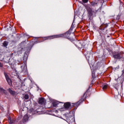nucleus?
Listing matches in <instances>:
<instances>
[{"mask_svg":"<svg viewBox=\"0 0 124 124\" xmlns=\"http://www.w3.org/2000/svg\"><path fill=\"white\" fill-rule=\"evenodd\" d=\"M73 28H74V25H73V23H72L69 30L66 32L62 34H59L58 35H50L44 37L45 40H48V39H54V38H59L60 37H63L64 38H66L69 40H72L71 38L69 37L71 34L72 31H73Z\"/></svg>","mask_w":124,"mask_h":124,"instance_id":"f257e3e1","label":"nucleus"},{"mask_svg":"<svg viewBox=\"0 0 124 124\" xmlns=\"http://www.w3.org/2000/svg\"><path fill=\"white\" fill-rule=\"evenodd\" d=\"M85 7L87 12V15L89 20H90V21H92V20H93L94 17H96L98 12V10L93 9L88 5H86Z\"/></svg>","mask_w":124,"mask_h":124,"instance_id":"f03ea898","label":"nucleus"},{"mask_svg":"<svg viewBox=\"0 0 124 124\" xmlns=\"http://www.w3.org/2000/svg\"><path fill=\"white\" fill-rule=\"evenodd\" d=\"M21 50L22 51H26V53L31 52V48H32V46L34 45V44L31 42H29L28 44L26 42H24L23 43H21Z\"/></svg>","mask_w":124,"mask_h":124,"instance_id":"7ed1b4c3","label":"nucleus"},{"mask_svg":"<svg viewBox=\"0 0 124 124\" xmlns=\"http://www.w3.org/2000/svg\"><path fill=\"white\" fill-rule=\"evenodd\" d=\"M91 86L89 87V89L86 91V92L83 94V96L81 97V99H80L78 102L76 103L73 104V106L75 107H78L79 105H80L82 102H83L85 99H86L88 97V91L90 90Z\"/></svg>","mask_w":124,"mask_h":124,"instance_id":"20e7f679","label":"nucleus"},{"mask_svg":"<svg viewBox=\"0 0 124 124\" xmlns=\"http://www.w3.org/2000/svg\"><path fill=\"white\" fill-rule=\"evenodd\" d=\"M113 58L116 60H121L123 59V53L121 52H116L113 55Z\"/></svg>","mask_w":124,"mask_h":124,"instance_id":"39448f33","label":"nucleus"},{"mask_svg":"<svg viewBox=\"0 0 124 124\" xmlns=\"http://www.w3.org/2000/svg\"><path fill=\"white\" fill-rule=\"evenodd\" d=\"M38 103L40 105H42L43 108H45V104H46V101L45 99L43 97H41L38 99Z\"/></svg>","mask_w":124,"mask_h":124,"instance_id":"423d86ee","label":"nucleus"},{"mask_svg":"<svg viewBox=\"0 0 124 124\" xmlns=\"http://www.w3.org/2000/svg\"><path fill=\"white\" fill-rule=\"evenodd\" d=\"M4 75L8 85H9V86H12V80H11V79L9 78V76H8L5 72H4Z\"/></svg>","mask_w":124,"mask_h":124,"instance_id":"0eeeda50","label":"nucleus"},{"mask_svg":"<svg viewBox=\"0 0 124 124\" xmlns=\"http://www.w3.org/2000/svg\"><path fill=\"white\" fill-rule=\"evenodd\" d=\"M107 27H100V29L99 30V32L100 34H107Z\"/></svg>","mask_w":124,"mask_h":124,"instance_id":"6e6552de","label":"nucleus"},{"mask_svg":"<svg viewBox=\"0 0 124 124\" xmlns=\"http://www.w3.org/2000/svg\"><path fill=\"white\" fill-rule=\"evenodd\" d=\"M75 45L77 47V48L81 49L84 47V46L83 44H82V43H81L80 41H77L75 42Z\"/></svg>","mask_w":124,"mask_h":124,"instance_id":"1a4fd4ad","label":"nucleus"},{"mask_svg":"<svg viewBox=\"0 0 124 124\" xmlns=\"http://www.w3.org/2000/svg\"><path fill=\"white\" fill-rule=\"evenodd\" d=\"M29 120V115L26 114L24 115L23 119L19 122V124H23L24 123H26V122H28Z\"/></svg>","mask_w":124,"mask_h":124,"instance_id":"9d476101","label":"nucleus"},{"mask_svg":"<svg viewBox=\"0 0 124 124\" xmlns=\"http://www.w3.org/2000/svg\"><path fill=\"white\" fill-rule=\"evenodd\" d=\"M65 109H69L71 106V103L69 102H66L63 105Z\"/></svg>","mask_w":124,"mask_h":124,"instance_id":"9b49d317","label":"nucleus"},{"mask_svg":"<svg viewBox=\"0 0 124 124\" xmlns=\"http://www.w3.org/2000/svg\"><path fill=\"white\" fill-rule=\"evenodd\" d=\"M7 91H8L9 93L11 94V95H15L16 93V92L13 91L12 89H11V88L8 89Z\"/></svg>","mask_w":124,"mask_h":124,"instance_id":"f8f14e48","label":"nucleus"},{"mask_svg":"<svg viewBox=\"0 0 124 124\" xmlns=\"http://www.w3.org/2000/svg\"><path fill=\"white\" fill-rule=\"evenodd\" d=\"M16 121L14 119H11V117H9L8 123L9 124H14Z\"/></svg>","mask_w":124,"mask_h":124,"instance_id":"ddd939ff","label":"nucleus"},{"mask_svg":"<svg viewBox=\"0 0 124 124\" xmlns=\"http://www.w3.org/2000/svg\"><path fill=\"white\" fill-rule=\"evenodd\" d=\"M0 93L5 94V93H6V90L3 89L2 88H0Z\"/></svg>","mask_w":124,"mask_h":124,"instance_id":"4468645a","label":"nucleus"},{"mask_svg":"<svg viewBox=\"0 0 124 124\" xmlns=\"http://www.w3.org/2000/svg\"><path fill=\"white\" fill-rule=\"evenodd\" d=\"M28 57H29V55H28L27 54H24L23 57L24 62H26L27 61H28Z\"/></svg>","mask_w":124,"mask_h":124,"instance_id":"2eb2a0df","label":"nucleus"},{"mask_svg":"<svg viewBox=\"0 0 124 124\" xmlns=\"http://www.w3.org/2000/svg\"><path fill=\"white\" fill-rule=\"evenodd\" d=\"M121 14H119L118 15L116 16L115 17H114V19L116 21H119L121 19Z\"/></svg>","mask_w":124,"mask_h":124,"instance_id":"dca6fc26","label":"nucleus"},{"mask_svg":"<svg viewBox=\"0 0 124 124\" xmlns=\"http://www.w3.org/2000/svg\"><path fill=\"white\" fill-rule=\"evenodd\" d=\"M59 103H60V102L59 101H54L52 103V105L53 107H57Z\"/></svg>","mask_w":124,"mask_h":124,"instance_id":"f3484780","label":"nucleus"},{"mask_svg":"<svg viewBox=\"0 0 124 124\" xmlns=\"http://www.w3.org/2000/svg\"><path fill=\"white\" fill-rule=\"evenodd\" d=\"M92 79H93V80H94V79L96 78V76H95V73L94 72H92Z\"/></svg>","mask_w":124,"mask_h":124,"instance_id":"a211bd4d","label":"nucleus"},{"mask_svg":"<svg viewBox=\"0 0 124 124\" xmlns=\"http://www.w3.org/2000/svg\"><path fill=\"white\" fill-rule=\"evenodd\" d=\"M91 6H97V3L95 2H92L91 3Z\"/></svg>","mask_w":124,"mask_h":124,"instance_id":"6ab92c4d","label":"nucleus"},{"mask_svg":"<svg viewBox=\"0 0 124 124\" xmlns=\"http://www.w3.org/2000/svg\"><path fill=\"white\" fill-rule=\"evenodd\" d=\"M24 68L22 70V72H27V71H28V69H27V66H26V65H25V66L24 67Z\"/></svg>","mask_w":124,"mask_h":124,"instance_id":"aec40b11","label":"nucleus"},{"mask_svg":"<svg viewBox=\"0 0 124 124\" xmlns=\"http://www.w3.org/2000/svg\"><path fill=\"white\" fill-rule=\"evenodd\" d=\"M108 87V84H105L103 86V90H106Z\"/></svg>","mask_w":124,"mask_h":124,"instance_id":"412c9836","label":"nucleus"},{"mask_svg":"<svg viewBox=\"0 0 124 124\" xmlns=\"http://www.w3.org/2000/svg\"><path fill=\"white\" fill-rule=\"evenodd\" d=\"M7 45H8L7 42L4 41L3 43V46H4V47H6V46H7Z\"/></svg>","mask_w":124,"mask_h":124,"instance_id":"4be33fe9","label":"nucleus"},{"mask_svg":"<svg viewBox=\"0 0 124 124\" xmlns=\"http://www.w3.org/2000/svg\"><path fill=\"white\" fill-rule=\"evenodd\" d=\"M68 122L70 123V124H72L73 122L74 123V119L73 118H71V121L68 120Z\"/></svg>","mask_w":124,"mask_h":124,"instance_id":"5701e85b","label":"nucleus"},{"mask_svg":"<svg viewBox=\"0 0 124 124\" xmlns=\"http://www.w3.org/2000/svg\"><path fill=\"white\" fill-rule=\"evenodd\" d=\"M25 99H28L29 98V95L25 94L24 96Z\"/></svg>","mask_w":124,"mask_h":124,"instance_id":"b1692460","label":"nucleus"},{"mask_svg":"<svg viewBox=\"0 0 124 124\" xmlns=\"http://www.w3.org/2000/svg\"><path fill=\"white\" fill-rule=\"evenodd\" d=\"M82 1L83 2V4H84V3H87L88 2V1H89V0H82Z\"/></svg>","mask_w":124,"mask_h":124,"instance_id":"393cba45","label":"nucleus"},{"mask_svg":"<svg viewBox=\"0 0 124 124\" xmlns=\"http://www.w3.org/2000/svg\"><path fill=\"white\" fill-rule=\"evenodd\" d=\"M92 80L91 81V85H93L94 83V79H92Z\"/></svg>","mask_w":124,"mask_h":124,"instance_id":"a878e982","label":"nucleus"},{"mask_svg":"<svg viewBox=\"0 0 124 124\" xmlns=\"http://www.w3.org/2000/svg\"><path fill=\"white\" fill-rule=\"evenodd\" d=\"M79 2H80V3H81V4H83V5H84V3L83 2V0L80 1Z\"/></svg>","mask_w":124,"mask_h":124,"instance_id":"bb28decb","label":"nucleus"},{"mask_svg":"<svg viewBox=\"0 0 124 124\" xmlns=\"http://www.w3.org/2000/svg\"><path fill=\"white\" fill-rule=\"evenodd\" d=\"M5 62H6L7 63H8L9 62V60H8V61L5 60Z\"/></svg>","mask_w":124,"mask_h":124,"instance_id":"cd10ccee","label":"nucleus"},{"mask_svg":"<svg viewBox=\"0 0 124 124\" xmlns=\"http://www.w3.org/2000/svg\"><path fill=\"white\" fill-rule=\"evenodd\" d=\"M2 66H3L2 64L1 63V62H0V67H2Z\"/></svg>","mask_w":124,"mask_h":124,"instance_id":"c85d7f7f","label":"nucleus"},{"mask_svg":"<svg viewBox=\"0 0 124 124\" xmlns=\"http://www.w3.org/2000/svg\"><path fill=\"white\" fill-rule=\"evenodd\" d=\"M5 59H8V60H10V57H6L5 58Z\"/></svg>","mask_w":124,"mask_h":124,"instance_id":"c756f323","label":"nucleus"},{"mask_svg":"<svg viewBox=\"0 0 124 124\" xmlns=\"http://www.w3.org/2000/svg\"><path fill=\"white\" fill-rule=\"evenodd\" d=\"M0 109H1V110H2V111H3V108L2 107H1L0 108Z\"/></svg>","mask_w":124,"mask_h":124,"instance_id":"7c9ffc66","label":"nucleus"},{"mask_svg":"<svg viewBox=\"0 0 124 124\" xmlns=\"http://www.w3.org/2000/svg\"><path fill=\"white\" fill-rule=\"evenodd\" d=\"M107 37H110V36L108 35L107 36Z\"/></svg>","mask_w":124,"mask_h":124,"instance_id":"2f4dec72","label":"nucleus"},{"mask_svg":"<svg viewBox=\"0 0 124 124\" xmlns=\"http://www.w3.org/2000/svg\"><path fill=\"white\" fill-rule=\"evenodd\" d=\"M60 103H62V102H61Z\"/></svg>","mask_w":124,"mask_h":124,"instance_id":"473e14b6","label":"nucleus"},{"mask_svg":"<svg viewBox=\"0 0 124 124\" xmlns=\"http://www.w3.org/2000/svg\"><path fill=\"white\" fill-rule=\"evenodd\" d=\"M121 0H119V1H121Z\"/></svg>","mask_w":124,"mask_h":124,"instance_id":"72a5a7b5","label":"nucleus"}]
</instances>
